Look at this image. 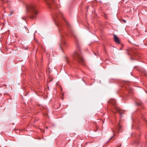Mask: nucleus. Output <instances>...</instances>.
Instances as JSON below:
<instances>
[{
  "label": "nucleus",
  "instance_id": "f257e3e1",
  "mask_svg": "<svg viewBox=\"0 0 147 147\" xmlns=\"http://www.w3.org/2000/svg\"><path fill=\"white\" fill-rule=\"evenodd\" d=\"M60 16L65 21V25L67 27L69 28V27H70V26L65 19L64 18L61 13H60L59 14L57 13H55L54 16H53V18L56 25L58 26L59 29V32L61 37V44H60V47H61V44L64 45L65 44V41L64 40V35H65V34L64 32H63V29L62 28V24L61 22L59 20V17Z\"/></svg>",
  "mask_w": 147,
  "mask_h": 147
},
{
  "label": "nucleus",
  "instance_id": "f03ea898",
  "mask_svg": "<svg viewBox=\"0 0 147 147\" xmlns=\"http://www.w3.org/2000/svg\"><path fill=\"white\" fill-rule=\"evenodd\" d=\"M28 11L30 18L32 19L36 18L38 11L34 4H31L26 8Z\"/></svg>",
  "mask_w": 147,
  "mask_h": 147
},
{
  "label": "nucleus",
  "instance_id": "7ed1b4c3",
  "mask_svg": "<svg viewBox=\"0 0 147 147\" xmlns=\"http://www.w3.org/2000/svg\"><path fill=\"white\" fill-rule=\"evenodd\" d=\"M73 57L74 61L82 65L84 64V60L82 55L80 51L75 52L73 54Z\"/></svg>",
  "mask_w": 147,
  "mask_h": 147
},
{
  "label": "nucleus",
  "instance_id": "20e7f679",
  "mask_svg": "<svg viewBox=\"0 0 147 147\" xmlns=\"http://www.w3.org/2000/svg\"><path fill=\"white\" fill-rule=\"evenodd\" d=\"M108 103L109 104H111L113 106V108L114 110V111H113V112H117L119 113L121 115L123 113L121 112V110L116 105V101L115 99H110L109 100Z\"/></svg>",
  "mask_w": 147,
  "mask_h": 147
},
{
  "label": "nucleus",
  "instance_id": "39448f33",
  "mask_svg": "<svg viewBox=\"0 0 147 147\" xmlns=\"http://www.w3.org/2000/svg\"><path fill=\"white\" fill-rule=\"evenodd\" d=\"M47 4L49 6V7H51V6L52 5V4L54 3H55V0H45Z\"/></svg>",
  "mask_w": 147,
  "mask_h": 147
},
{
  "label": "nucleus",
  "instance_id": "423d86ee",
  "mask_svg": "<svg viewBox=\"0 0 147 147\" xmlns=\"http://www.w3.org/2000/svg\"><path fill=\"white\" fill-rule=\"evenodd\" d=\"M114 40L118 44L120 43V40L118 37L115 35H114Z\"/></svg>",
  "mask_w": 147,
  "mask_h": 147
},
{
  "label": "nucleus",
  "instance_id": "0eeeda50",
  "mask_svg": "<svg viewBox=\"0 0 147 147\" xmlns=\"http://www.w3.org/2000/svg\"><path fill=\"white\" fill-rule=\"evenodd\" d=\"M121 126L119 124L118 126H117L116 128V130L117 131V133H119V131L121 129Z\"/></svg>",
  "mask_w": 147,
  "mask_h": 147
},
{
  "label": "nucleus",
  "instance_id": "6e6552de",
  "mask_svg": "<svg viewBox=\"0 0 147 147\" xmlns=\"http://www.w3.org/2000/svg\"><path fill=\"white\" fill-rule=\"evenodd\" d=\"M116 135L115 134H114L113 136L110 138L109 140H111L113 139V138L115 137Z\"/></svg>",
  "mask_w": 147,
  "mask_h": 147
},
{
  "label": "nucleus",
  "instance_id": "1a4fd4ad",
  "mask_svg": "<svg viewBox=\"0 0 147 147\" xmlns=\"http://www.w3.org/2000/svg\"><path fill=\"white\" fill-rule=\"evenodd\" d=\"M127 97L125 96H123V99L124 100H126Z\"/></svg>",
  "mask_w": 147,
  "mask_h": 147
},
{
  "label": "nucleus",
  "instance_id": "9d476101",
  "mask_svg": "<svg viewBox=\"0 0 147 147\" xmlns=\"http://www.w3.org/2000/svg\"><path fill=\"white\" fill-rule=\"evenodd\" d=\"M77 49H79L80 47H79V46L78 44H77Z\"/></svg>",
  "mask_w": 147,
  "mask_h": 147
},
{
  "label": "nucleus",
  "instance_id": "9b49d317",
  "mask_svg": "<svg viewBox=\"0 0 147 147\" xmlns=\"http://www.w3.org/2000/svg\"><path fill=\"white\" fill-rule=\"evenodd\" d=\"M122 21L124 23H126V21L125 20H122Z\"/></svg>",
  "mask_w": 147,
  "mask_h": 147
},
{
  "label": "nucleus",
  "instance_id": "f8f14e48",
  "mask_svg": "<svg viewBox=\"0 0 147 147\" xmlns=\"http://www.w3.org/2000/svg\"><path fill=\"white\" fill-rule=\"evenodd\" d=\"M113 131L114 133H115L116 132V131L113 130Z\"/></svg>",
  "mask_w": 147,
  "mask_h": 147
},
{
  "label": "nucleus",
  "instance_id": "ddd939ff",
  "mask_svg": "<svg viewBox=\"0 0 147 147\" xmlns=\"http://www.w3.org/2000/svg\"><path fill=\"white\" fill-rule=\"evenodd\" d=\"M121 146V144H120L119 146H118V147H120Z\"/></svg>",
  "mask_w": 147,
  "mask_h": 147
},
{
  "label": "nucleus",
  "instance_id": "4468645a",
  "mask_svg": "<svg viewBox=\"0 0 147 147\" xmlns=\"http://www.w3.org/2000/svg\"><path fill=\"white\" fill-rule=\"evenodd\" d=\"M67 62L68 63H69L67 61Z\"/></svg>",
  "mask_w": 147,
  "mask_h": 147
},
{
  "label": "nucleus",
  "instance_id": "2eb2a0df",
  "mask_svg": "<svg viewBox=\"0 0 147 147\" xmlns=\"http://www.w3.org/2000/svg\"><path fill=\"white\" fill-rule=\"evenodd\" d=\"M3 1H4V0H3Z\"/></svg>",
  "mask_w": 147,
  "mask_h": 147
}]
</instances>
